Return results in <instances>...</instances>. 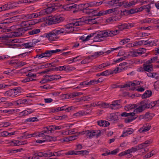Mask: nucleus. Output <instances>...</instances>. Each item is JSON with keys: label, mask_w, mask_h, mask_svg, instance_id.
<instances>
[{"label": "nucleus", "mask_w": 159, "mask_h": 159, "mask_svg": "<svg viewBox=\"0 0 159 159\" xmlns=\"http://www.w3.org/2000/svg\"><path fill=\"white\" fill-rule=\"evenodd\" d=\"M10 30L12 31V32L5 34L3 36L0 37V40H2V42L7 41L10 43L11 41L9 38L20 36L27 30V29L21 28L19 25H16L11 26Z\"/></svg>", "instance_id": "f257e3e1"}, {"label": "nucleus", "mask_w": 159, "mask_h": 159, "mask_svg": "<svg viewBox=\"0 0 159 159\" xmlns=\"http://www.w3.org/2000/svg\"><path fill=\"white\" fill-rule=\"evenodd\" d=\"M82 20V19H78L75 21L67 25L64 27L66 34L72 32L75 30V26L84 25V21Z\"/></svg>", "instance_id": "f03ea898"}, {"label": "nucleus", "mask_w": 159, "mask_h": 159, "mask_svg": "<svg viewBox=\"0 0 159 159\" xmlns=\"http://www.w3.org/2000/svg\"><path fill=\"white\" fill-rule=\"evenodd\" d=\"M140 84L139 81H134L133 82H129L127 83L126 84L123 85L121 86V88H125L129 87V89L131 90H138L140 92H143L144 90L143 88L141 87L140 86H138L136 88L135 86Z\"/></svg>", "instance_id": "7ed1b4c3"}, {"label": "nucleus", "mask_w": 159, "mask_h": 159, "mask_svg": "<svg viewBox=\"0 0 159 159\" xmlns=\"http://www.w3.org/2000/svg\"><path fill=\"white\" fill-rule=\"evenodd\" d=\"M67 48H66L65 49H63L61 50L60 49H56L52 50H48L46 51L45 52L42 53L40 54L37 55L35 57H38L39 58H41L44 57H51L53 54L58 52L61 51H63L67 49Z\"/></svg>", "instance_id": "20e7f679"}, {"label": "nucleus", "mask_w": 159, "mask_h": 159, "mask_svg": "<svg viewBox=\"0 0 159 159\" xmlns=\"http://www.w3.org/2000/svg\"><path fill=\"white\" fill-rule=\"evenodd\" d=\"M79 134L83 135L85 134L89 138H91L94 136H98L100 135L101 132L99 130H88L80 132Z\"/></svg>", "instance_id": "39448f33"}, {"label": "nucleus", "mask_w": 159, "mask_h": 159, "mask_svg": "<svg viewBox=\"0 0 159 159\" xmlns=\"http://www.w3.org/2000/svg\"><path fill=\"white\" fill-rule=\"evenodd\" d=\"M64 20V18L61 15L50 16L48 18V23L51 25L61 23Z\"/></svg>", "instance_id": "423d86ee"}, {"label": "nucleus", "mask_w": 159, "mask_h": 159, "mask_svg": "<svg viewBox=\"0 0 159 159\" xmlns=\"http://www.w3.org/2000/svg\"><path fill=\"white\" fill-rule=\"evenodd\" d=\"M23 90L20 87H17L6 91L5 93V95L8 96L15 97L18 95Z\"/></svg>", "instance_id": "0eeeda50"}, {"label": "nucleus", "mask_w": 159, "mask_h": 159, "mask_svg": "<svg viewBox=\"0 0 159 159\" xmlns=\"http://www.w3.org/2000/svg\"><path fill=\"white\" fill-rule=\"evenodd\" d=\"M124 68L123 67L121 68H116L114 69L107 70L101 73L100 75L103 76H106L114 74H116L121 72L122 70Z\"/></svg>", "instance_id": "6e6552de"}, {"label": "nucleus", "mask_w": 159, "mask_h": 159, "mask_svg": "<svg viewBox=\"0 0 159 159\" xmlns=\"http://www.w3.org/2000/svg\"><path fill=\"white\" fill-rule=\"evenodd\" d=\"M46 37L50 41H53L58 39L59 37L57 36L54 30L51 31L49 33L45 34Z\"/></svg>", "instance_id": "1a4fd4ad"}, {"label": "nucleus", "mask_w": 159, "mask_h": 159, "mask_svg": "<svg viewBox=\"0 0 159 159\" xmlns=\"http://www.w3.org/2000/svg\"><path fill=\"white\" fill-rule=\"evenodd\" d=\"M140 104V105L139 107L134 110L133 112L135 113V114L140 113L143 111L146 108H147L146 101L141 102Z\"/></svg>", "instance_id": "9d476101"}, {"label": "nucleus", "mask_w": 159, "mask_h": 159, "mask_svg": "<svg viewBox=\"0 0 159 159\" xmlns=\"http://www.w3.org/2000/svg\"><path fill=\"white\" fill-rule=\"evenodd\" d=\"M89 152L87 150H82L79 151L75 152L73 151H68L65 153L67 155H73L82 154L83 155H87L88 154Z\"/></svg>", "instance_id": "9b49d317"}, {"label": "nucleus", "mask_w": 159, "mask_h": 159, "mask_svg": "<svg viewBox=\"0 0 159 159\" xmlns=\"http://www.w3.org/2000/svg\"><path fill=\"white\" fill-rule=\"evenodd\" d=\"M120 100H116L112 101L111 104H109V107L112 109H117L121 108V106L120 104Z\"/></svg>", "instance_id": "f8f14e48"}, {"label": "nucleus", "mask_w": 159, "mask_h": 159, "mask_svg": "<svg viewBox=\"0 0 159 159\" xmlns=\"http://www.w3.org/2000/svg\"><path fill=\"white\" fill-rule=\"evenodd\" d=\"M152 142V141L151 139L146 141L144 143L139 144L138 146V149H144V150L147 152L148 151V149L147 148H146L151 144Z\"/></svg>", "instance_id": "ddd939ff"}, {"label": "nucleus", "mask_w": 159, "mask_h": 159, "mask_svg": "<svg viewBox=\"0 0 159 159\" xmlns=\"http://www.w3.org/2000/svg\"><path fill=\"white\" fill-rule=\"evenodd\" d=\"M42 137L43 138V139L44 140H40L38 139L36 140V142L37 143H42L45 142H49L53 141L55 139V138L53 137H50L45 135L44 136V137Z\"/></svg>", "instance_id": "4468645a"}, {"label": "nucleus", "mask_w": 159, "mask_h": 159, "mask_svg": "<svg viewBox=\"0 0 159 159\" xmlns=\"http://www.w3.org/2000/svg\"><path fill=\"white\" fill-rule=\"evenodd\" d=\"M134 24L133 23L124 24L121 25H118V28L120 30L124 29H130L134 26Z\"/></svg>", "instance_id": "2eb2a0df"}, {"label": "nucleus", "mask_w": 159, "mask_h": 159, "mask_svg": "<svg viewBox=\"0 0 159 159\" xmlns=\"http://www.w3.org/2000/svg\"><path fill=\"white\" fill-rule=\"evenodd\" d=\"M105 31L100 32L94 38V40L95 41H100L102 40V38L104 37H106V34Z\"/></svg>", "instance_id": "dca6fc26"}, {"label": "nucleus", "mask_w": 159, "mask_h": 159, "mask_svg": "<svg viewBox=\"0 0 159 159\" xmlns=\"http://www.w3.org/2000/svg\"><path fill=\"white\" fill-rule=\"evenodd\" d=\"M151 128V126L148 123L144 124L142 127L139 130L140 133H143L149 130Z\"/></svg>", "instance_id": "f3484780"}, {"label": "nucleus", "mask_w": 159, "mask_h": 159, "mask_svg": "<svg viewBox=\"0 0 159 159\" xmlns=\"http://www.w3.org/2000/svg\"><path fill=\"white\" fill-rule=\"evenodd\" d=\"M77 6L74 4H71L67 5L65 8V9L67 11H72L74 13L76 12L77 10H76Z\"/></svg>", "instance_id": "a211bd4d"}, {"label": "nucleus", "mask_w": 159, "mask_h": 159, "mask_svg": "<svg viewBox=\"0 0 159 159\" xmlns=\"http://www.w3.org/2000/svg\"><path fill=\"white\" fill-rule=\"evenodd\" d=\"M27 63L24 61H18L16 60H12L9 62V64H16L18 67H21L26 65Z\"/></svg>", "instance_id": "6ab92c4d"}, {"label": "nucleus", "mask_w": 159, "mask_h": 159, "mask_svg": "<svg viewBox=\"0 0 159 159\" xmlns=\"http://www.w3.org/2000/svg\"><path fill=\"white\" fill-rule=\"evenodd\" d=\"M44 135L45 134H44V133H43L42 131L41 132H34L33 133L26 135V137L27 138L32 137H44Z\"/></svg>", "instance_id": "aec40b11"}, {"label": "nucleus", "mask_w": 159, "mask_h": 159, "mask_svg": "<svg viewBox=\"0 0 159 159\" xmlns=\"http://www.w3.org/2000/svg\"><path fill=\"white\" fill-rule=\"evenodd\" d=\"M105 31L106 34V37L113 36L119 33V31L118 30H107Z\"/></svg>", "instance_id": "412c9836"}, {"label": "nucleus", "mask_w": 159, "mask_h": 159, "mask_svg": "<svg viewBox=\"0 0 159 159\" xmlns=\"http://www.w3.org/2000/svg\"><path fill=\"white\" fill-rule=\"evenodd\" d=\"M32 22L30 21H25L22 22L20 25L21 28H23L25 29H28V28L30 27V25H32Z\"/></svg>", "instance_id": "4be33fe9"}, {"label": "nucleus", "mask_w": 159, "mask_h": 159, "mask_svg": "<svg viewBox=\"0 0 159 159\" xmlns=\"http://www.w3.org/2000/svg\"><path fill=\"white\" fill-rule=\"evenodd\" d=\"M54 127V125H51L45 127L44 128V130L42 131V132L44 133V134H45V135H46V134L51 133L52 131L55 130Z\"/></svg>", "instance_id": "5701e85b"}, {"label": "nucleus", "mask_w": 159, "mask_h": 159, "mask_svg": "<svg viewBox=\"0 0 159 159\" xmlns=\"http://www.w3.org/2000/svg\"><path fill=\"white\" fill-rule=\"evenodd\" d=\"M82 20L84 21V24H93L95 23H96L97 22L96 20V19L95 18L94 19H90L89 18L87 20H84V18H81L80 19H81L82 20Z\"/></svg>", "instance_id": "b1692460"}, {"label": "nucleus", "mask_w": 159, "mask_h": 159, "mask_svg": "<svg viewBox=\"0 0 159 159\" xmlns=\"http://www.w3.org/2000/svg\"><path fill=\"white\" fill-rule=\"evenodd\" d=\"M134 132V130L133 129L131 128H128L126 129H125L123 131L122 135H121V137H126L128 135L131 134Z\"/></svg>", "instance_id": "393cba45"}, {"label": "nucleus", "mask_w": 159, "mask_h": 159, "mask_svg": "<svg viewBox=\"0 0 159 159\" xmlns=\"http://www.w3.org/2000/svg\"><path fill=\"white\" fill-rule=\"evenodd\" d=\"M117 113H111L108 115L107 118L110 121H115L117 120L118 116Z\"/></svg>", "instance_id": "a878e982"}, {"label": "nucleus", "mask_w": 159, "mask_h": 159, "mask_svg": "<svg viewBox=\"0 0 159 159\" xmlns=\"http://www.w3.org/2000/svg\"><path fill=\"white\" fill-rule=\"evenodd\" d=\"M33 111H34L32 109L30 108H27L26 110L20 112L19 114L21 116H24L32 113Z\"/></svg>", "instance_id": "bb28decb"}, {"label": "nucleus", "mask_w": 159, "mask_h": 159, "mask_svg": "<svg viewBox=\"0 0 159 159\" xmlns=\"http://www.w3.org/2000/svg\"><path fill=\"white\" fill-rule=\"evenodd\" d=\"M144 71L147 72L152 71L153 70V65L152 64L146 63L143 64Z\"/></svg>", "instance_id": "cd10ccee"}, {"label": "nucleus", "mask_w": 159, "mask_h": 159, "mask_svg": "<svg viewBox=\"0 0 159 159\" xmlns=\"http://www.w3.org/2000/svg\"><path fill=\"white\" fill-rule=\"evenodd\" d=\"M54 30L57 36L58 35L62 34H66L64 28H59L54 29Z\"/></svg>", "instance_id": "c85d7f7f"}, {"label": "nucleus", "mask_w": 159, "mask_h": 159, "mask_svg": "<svg viewBox=\"0 0 159 159\" xmlns=\"http://www.w3.org/2000/svg\"><path fill=\"white\" fill-rule=\"evenodd\" d=\"M106 105V103L105 102H94L92 103L90 105V107H94L99 106L100 107H104Z\"/></svg>", "instance_id": "c756f323"}, {"label": "nucleus", "mask_w": 159, "mask_h": 159, "mask_svg": "<svg viewBox=\"0 0 159 159\" xmlns=\"http://www.w3.org/2000/svg\"><path fill=\"white\" fill-rule=\"evenodd\" d=\"M158 104H159V100L157 101L152 102L149 104H148L146 102V104H147V108H152L155 106H158Z\"/></svg>", "instance_id": "7c9ffc66"}, {"label": "nucleus", "mask_w": 159, "mask_h": 159, "mask_svg": "<svg viewBox=\"0 0 159 159\" xmlns=\"http://www.w3.org/2000/svg\"><path fill=\"white\" fill-rule=\"evenodd\" d=\"M98 125L100 126L106 127L108 126L110 124L109 122L106 121H104L103 120H99L98 122Z\"/></svg>", "instance_id": "2f4dec72"}, {"label": "nucleus", "mask_w": 159, "mask_h": 159, "mask_svg": "<svg viewBox=\"0 0 159 159\" xmlns=\"http://www.w3.org/2000/svg\"><path fill=\"white\" fill-rule=\"evenodd\" d=\"M137 0H133L131 2H126L125 6L126 7H130L137 3Z\"/></svg>", "instance_id": "473e14b6"}, {"label": "nucleus", "mask_w": 159, "mask_h": 159, "mask_svg": "<svg viewBox=\"0 0 159 159\" xmlns=\"http://www.w3.org/2000/svg\"><path fill=\"white\" fill-rule=\"evenodd\" d=\"M93 14H94V16H101L104 15H106V11L104 10H102L99 11V12L97 11V10H94L93 12Z\"/></svg>", "instance_id": "72a5a7b5"}, {"label": "nucleus", "mask_w": 159, "mask_h": 159, "mask_svg": "<svg viewBox=\"0 0 159 159\" xmlns=\"http://www.w3.org/2000/svg\"><path fill=\"white\" fill-rule=\"evenodd\" d=\"M55 9L52 7H48L46 9L43 10L44 15L49 14L55 11Z\"/></svg>", "instance_id": "f704fd0d"}, {"label": "nucleus", "mask_w": 159, "mask_h": 159, "mask_svg": "<svg viewBox=\"0 0 159 159\" xmlns=\"http://www.w3.org/2000/svg\"><path fill=\"white\" fill-rule=\"evenodd\" d=\"M54 80L53 75L47 76L45 79L40 81V83H44L48 81Z\"/></svg>", "instance_id": "c9c22d12"}, {"label": "nucleus", "mask_w": 159, "mask_h": 159, "mask_svg": "<svg viewBox=\"0 0 159 159\" xmlns=\"http://www.w3.org/2000/svg\"><path fill=\"white\" fill-rule=\"evenodd\" d=\"M102 81V79L101 78H100L97 80H91L90 81L88 82L89 85H94V84H97L101 82Z\"/></svg>", "instance_id": "e433bc0d"}, {"label": "nucleus", "mask_w": 159, "mask_h": 159, "mask_svg": "<svg viewBox=\"0 0 159 159\" xmlns=\"http://www.w3.org/2000/svg\"><path fill=\"white\" fill-rule=\"evenodd\" d=\"M16 106H18L20 105L24 104H25L27 103V100L25 99H19L17 101H15Z\"/></svg>", "instance_id": "4c0bfd02"}, {"label": "nucleus", "mask_w": 159, "mask_h": 159, "mask_svg": "<svg viewBox=\"0 0 159 159\" xmlns=\"http://www.w3.org/2000/svg\"><path fill=\"white\" fill-rule=\"evenodd\" d=\"M7 24L6 22H4L0 23V29H2V32H7L9 31L8 29L6 28V24Z\"/></svg>", "instance_id": "58836bf2"}, {"label": "nucleus", "mask_w": 159, "mask_h": 159, "mask_svg": "<svg viewBox=\"0 0 159 159\" xmlns=\"http://www.w3.org/2000/svg\"><path fill=\"white\" fill-rule=\"evenodd\" d=\"M152 93L151 91L147 90L142 95V98H147L150 97L152 95Z\"/></svg>", "instance_id": "ea45409f"}, {"label": "nucleus", "mask_w": 159, "mask_h": 159, "mask_svg": "<svg viewBox=\"0 0 159 159\" xmlns=\"http://www.w3.org/2000/svg\"><path fill=\"white\" fill-rule=\"evenodd\" d=\"M104 53H105V52L103 51L97 52H95L93 54L91 55V56L93 58H96L103 54Z\"/></svg>", "instance_id": "a19ab883"}, {"label": "nucleus", "mask_w": 159, "mask_h": 159, "mask_svg": "<svg viewBox=\"0 0 159 159\" xmlns=\"http://www.w3.org/2000/svg\"><path fill=\"white\" fill-rule=\"evenodd\" d=\"M135 106L134 104L127 105L125 107V110L126 111H129L130 110L135 108Z\"/></svg>", "instance_id": "79ce46f5"}, {"label": "nucleus", "mask_w": 159, "mask_h": 159, "mask_svg": "<svg viewBox=\"0 0 159 159\" xmlns=\"http://www.w3.org/2000/svg\"><path fill=\"white\" fill-rule=\"evenodd\" d=\"M40 32V30L39 29H33L28 32L29 34L32 35L34 34H37Z\"/></svg>", "instance_id": "37998d69"}, {"label": "nucleus", "mask_w": 159, "mask_h": 159, "mask_svg": "<svg viewBox=\"0 0 159 159\" xmlns=\"http://www.w3.org/2000/svg\"><path fill=\"white\" fill-rule=\"evenodd\" d=\"M122 116L127 117L129 116H131L132 117L134 116L135 115V113L133 112L127 113L126 112H124L121 114Z\"/></svg>", "instance_id": "c03bdc74"}, {"label": "nucleus", "mask_w": 159, "mask_h": 159, "mask_svg": "<svg viewBox=\"0 0 159 159\" xmlns=\"http://www.w3.org/2000/svg\"><path fill=\"white\" fill-rule=\"evenodd\" d=\"M87 112L84 111H80L74 114V116L77 117L81 116L86 115Z\"/></svg>", "instance_id": "a18cd8bd"}, {"label": "nucleus", "mask_w": 159, "mask_h": 159, "mask_svg": "<svg viewBox=\"0 0 159 159\" xmlns=\"http://www.w3.org/2000/svg\"><path fill=\"white\" fill-rule=\"evenodd\" d=\"M34 155H36L38 156V159L39 158V157H48V155L47 154V153L45 152H39L38 154H35Z\"/></svg>", "instance_id": "49530a36"}, {"label": "nucleus", "mask_w": 159, "mask_h": 159, "mask_svg": "<svg viewBox=\"0 0 159 159\" xmlns=\"http://www.w3.org/2000/svg\"><path fill=\"white\" fill-rule=\"evenodd\" d=\"M67 68H68V66L65 65L56 67L55 68V70L57 71L66 70H67Z\"/></svg>", "instance_id": "de8ad7c7"}, {"label": "nucleus", "mask_w": 159, "mask_h": 159, "mask_svg": "<svg viewBox=\"0 0 159 159\" xmlns=\"http://www.w3.org/2000/svg\"><path fill=\"white\" fill-rule=\"evenodd\" d=\"M83 94V93L81 92H73L70 94V97L71 98H72L74 97L79 96Z\"/></svg>", "instance_id": "09e8293b"}, {"label": "nucleus", "mask_w": 159, "mask_h": 159, "mask_svg": "<svg viewBox=\"0 0 159 159\" xmlns=\"http://www.w3.org/2000/svg\"><path fill=\"white\" fill-rule=\"evenodd\" d=\"M68 124H65L63 125H60L59 126H57L55 125H54V129L55 130H59L61 129H63L65 127H67L68 126Z\"/></svg>", "instance_id": "8fccbe9b"}, {"label": "nucleus", "mask_w": 159, "mask_h": 159, "mask_svg": "<svg viewBox=\"0 0 159 159\" xmlns=\"http://www.w3.org/2000/svg\"><path fill=\"white\" fill-rule=\"evenodd\" d=\"M128 58V56L127 55H126V56H125L123 57H120V58L117 59L115 61V62L116 63H118L120 62H121L126 59H127Z\"/></svg>", "instance_id": "3c124183"}, {"label": "nucleus", "mask_w": 159, "mask_h": 159, "mask_svg": "<svg viewBox=\"0 0 159 159\" xmlns=\"http://www.w3.org/2000/svg\"><path fill=\"white\" fill-rule=\"evenodd\" d=\"M157 60V57H154L151 58L150 60L147 61L146 62L147 64H151L152 63L155 62Z\"/></svg>", "instance_id": "603ef678"}, {"label": "nucleus", "mask_w": 159, "mask_h": 159, "mask_svg": "<svg viewBox=\"0 0 159 159\" xmlns=\"http://www.w3.org/2000/svg\"><path fill=\"white\" fill-rule=\"evenodd\" d=\"M153 116L152 114L147 113L145 114V119L147 120H151Z\"/></svg>", "instance_id": "864d4df0"}, {"label": "nucleus", "mask_w": 159, "mask_h": 159, "mask_svg": "<svg viewBox=\"0 0 159 159\" xmlns=\"http://www.w3.org/2000/svg\"><path fill=\"white\" fill-rule=\"evenodd\" d=\"M89 85V83L87 81H85L81 83L79 86H78L76 88L78 89L81 88L84 86L86 85Z\"/></svg>", "instance_id": "5fc2aeb1"}, {"label": "nucleus", "mask_w": 159, "mask_h": 159, "mask_svg": "<svg viewBox=\"0 0 159 159\" xmlns=\"http://www.w3.org/2000/svg\"><path fill=\"white\" fill-rule=\"evenodd\" d=\"M10 7L8 5L5 4L0 7V12L8 10L9 9Z\"/></svg>", "instance_id": "6e6d98bb"}, {"label": "nucleus", "mask_w": 159, "mask_h": 159, "mask_svg": "<svg viewBox=\"0 0 159 159\" xmlns=\"http://www.w3.org/2000/svg\"><path fill=\"white\" fill-rule=\"evenodd\" d=\"M35 80V79H34L31 78L29 77H27L22 80L21 81L22 83H25L29 82V81H33Z\"/></svg>", "instance_id": "4d7b16f0"}, {"label": "nucleus", "mask_w": 159, "mask_h": 159, "mask_svg": "<svg viewBox=\"0 0 159 159\" xmlns=\"http://www.w3.org/2000/svg\"><path fill=\"white\" fill-rule=\"evenodd\" d=\"M16 146H19L26 144L27 143L26 141L16 140Z\"/></svg>", "instance_id": "13d9d810"}, {"label": "nucleus", "mask_w": 159, "mask_h": 159, "mask_svg": "<svg viewBox=\"0 0 159 159\" xmlns=\"http://www.w3.org/2000/svg\"><path fill=\"white\" fill-rule=\"evenodd\" d=\"M149 5H144L143 7H141L139 9V10L138 11H142L143 9H147V11L148 12H149L150 11V10H149Z\"/></svg>", "instance_id": "bf43d9fd"}, {"label": "nucleus", "mask_w": 159, "mask_h": 159, "mask_svg": "<svg viewBox=\"0 0 159 159\" xmlns=\"http://www.w3.org/2000/svg\"><path fill=\"white\" fill-rule=\"evenodd\" d=\"M115 6H121L124 4L123 2H120L119 0H114Z\"/></svg>", "instance_id": "052dcab7"}, {"label": "nucleus", "mask_w": 159, "mask_h": 159, "mask_svg": "<svg viewBox=\"0 0 159 159\" xmlns=\"http://www.w3.org/2000/svg\"><path fill=\"white\" fill-rule=\"evenodd\" d=\"M132 152L130 149H128V150L122 152L121 153L119 154L120 156H123L126 155L127 154H129Z\"/></svg>", "instance_id": "680f3d73"}, {"label": "nucleus", "mask_w": 159, "mask_h": 159, "mask_svg": "<svg viewBox=\"0 0 159 159\" xmlns=\"http://www.w3.org/2000/svg\"><path fill=\"white\" fill-rule=\"evenodd\" d=\"M117 20H118V19H116L115 17H111L108 18H107L106 19V21L107 23H110L114 21H117Z\"/></svg>", "instance_id": "e2e57ef3"}, {"label": "nucleus", "mask_w": 159, "mask_h": 159, "mask_svg": "<svg viewBox=\"0 0 159 159\" xmlns=\"http://www.w3.org/2000/svg\"><path fill=\"white\" fill-rule=\"evenodd\" d=\"M38 120V118L36 117H31L26 120V121L27 122H34Z\"/></svg>", "instance_id": "0e129e2a"}, {"label": "nucleus", "mask_w": 159, "mask_h": 159, "mask_svg": "<svg viewBox=\"0 0 159 159\" xmlns=\"http://www.w3.org/2000/svg\"><path fill=\"white\" fill-rule=\"evenodd\" d=\"M117 9L116 8H114L111 9H109L107 10H105L106 15L111 13L113 12L116 11Z\"/></svg>", "instance_id": "69168bd1"}, {"label": "nucleus", "mask_w": 159, "mask_h": 159, "mask_svg": "<svg viewBox=\"0 0 159 159\" xmlns=\"http://www.w3.org/2000/svg\"><path fill=\"white\" fill-rule=\"evenodd\" d=\"M130 40V39L129 38L123 39L120 42V44L121 45H123L129 42Z\"/></svg>", "instance_id": "338daca9"}, {"label": "nucleus", "mask_w": 159, "mask_h": 159, "mask_svg": "<svg viewBox=\"0 0 159 159\" xmlns=\"http://www.w3.org/2000/svg\"><path fill=\"white\" fill-rule=\"evenodd\" d=\"M23 46L26 48H30L33 46V44L32 43H24Z\"/></svg>", "instance_id": "774afa93"}]
</instances>
